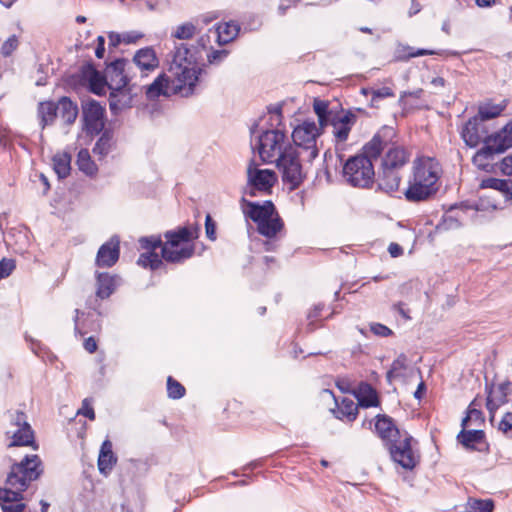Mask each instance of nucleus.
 <instances>
[{
	"label": "nucleus",
	"instance_id": "nucleus-11",
	"mask_svg": "<svg viewBox=\"0 0 512 512\" xmlns=\"http://www.w3.org/2000/svg\"><path fill=\"white\" fill-rule=\"evenodd\" d=\"M277 182V175L270 169H259L254 161H250L247 167V185L243 190L244 195L256 197L259 193L267 194Z\"/></svg>",
	"mask_w": 512,
	"mask_h": 512
},
{
	"label": "nucleus",
	"instance_id": "nucleus-10",
	"mask_svg": "<svg viewBox=\"0 0 512 512\" xmlns=\"http://www.w3.org/2000/svg\"><path fill=\"white\" fill-rule=\"evenodd\" d=\"M323 127L317 125L314 121H304L296 126L292 132V139L298 150L304 154V159L312 161L318 156L316 146L317 137L322 134Z\"/></svg>",
	"mask_w": 512,
	"mask_h": 512
},
{
	"label": "nucleus",
	"instance_id": "nucleus-40",
	"mask_svg": "<svg viewBox=\"0 0 512 512\" xmlns=\"http://www.w3.org/2000/svg\"><path fill=\"white\" fill-rule=\"evenodd\" d=\"M357 399H358L357 405L360 407H365V408L375 407V406H378V404H379V400H378L376 391L368 385L365 387V390L359 394Z\"/></svg>",
	"mask_w": 512,
	"mask_h": 512
},
{
	"label": "nucleus",
	"instance_id": "nucleus-13",
	"mask_svg": "<svg viewBox=\"0 0 512 512\" xmlns=\"http://www.w3.org/2000/svg\"><path fill=\"white\" fill-rule=\"evenodd\" d=\"M461 136L466 145L473 148L480 143L485 144V142H488V139L503 138L505 133L504 127L500 131L490 133L486 122H484L481 117L474 116L464 125Z\"/></svg>",
	"mask_w": 512,
	"mask_h": 512
},
{
	"label": "nucleus",
	"instance_id": "nucleus-59",
	"mask_svg": "<svg viewBox=\"0 0 512 512\" xmlns=\"http://www.w3.org/2000/svg\"><path fill=\"white\" fill-rule=\"evenodd\" d=\"M421 10V5L417 2V0H411V7L408 11L410 17L416 15Z\"/></svg>",
	"mask_w": 512,
	"mask_h": 512
},
{
	"label": "nucleus",
	"instance_id": "nucleus-38",
	"mask_svg": "<svg viewBox=\"0 0 512 512\" xmlns=\"http://www.w3.org/2000/svg\"><path fill=\"white\" fill-rule=\"evenodd\" d=\"M77 164L79 169L87 175H93L97 171V167L91 160L89 151L87 149H81L78 152Z\"/></svg>",
	"mask_w": 512,
	"mask_h": 512
},
{
	"label": "nucleus",
	"instance_id": "nucleus-62",
	"mask_svg": "<svg viewBox=\"0 0 512 512\" xmlns=\"http://www.w3.org/2000/svg\"><path fill=\"white\" fill-rule=\"evenodd\" d=\"M425 391V383L423 381H421L416 389V391L414 392V397L416 399H421L422 396H423V392Z\"/></svg>",
	"mask_w": 512,
	"mask_h": 512
},
{
	"label": "nucleus",
	"instance_id": "nucleus-36",
	"mask_svg": "<svg viewBox=\"0 0 512 512\" xmlns=\"http://www.w3.org/2000/svg\"><path fill=\"white\" fill-rule=\"evenodd\" d=\"M407 369V357L405 354H400L392 363L391 368L386 374L387 381L391 383L393 380L404 376V371Z\"/></svg>",
	"mask_w": 512,
	"mask_h": 512
},
{
	"label": "nucleus",
	"instance_id": "nucleus-60",
	"mask_svg": "<svg viewBox=\"0 0 512 512\" xmlns=\"http://www.w3.org/2000/svg\"><path fill=\"white\" fill-rule=\"evenodd\" d=\"M431 85L436 90L441 89L445 86V79L442 77H435L431 80Z\"/></svg>",
	"mask_w": 512,
	"mask_h": 512
},
{
	"label": "nucleus",
	"instance_id": "nucleus-20",
	"mask_svg": "<svg viewBox=\"0 0 512 512\" xmlns=\"http://www.w3.org/2000/svg\"><path fill=\"white\" fill-rule=\"evenodd\" d=\"M508 389L509 385L500 384L492 387L488 393L486 406L489 411L491 424H494L496 421L497 409L507 402L506 397Z\"/></svg>",
	"mask_w": 512,
	"mask_h": 512
},
{
	"label": "nucleus",
	"instance_id": "nucleus-45",
	"mask_svg": "<svg viewBox=\"0 0 512 512\" xmlns=\"http://www.w3.org/2000/svg\"><path fill=\"white\" fill-rule=\"evenodd\" d=\"M371 106L377 107V102L381 99L393 97L394 93L389 87H382L379 89L371 90Z\"/></svg>",
	"mask_w": 512,
	"mask_h": 512
},
{
	"label": "nucleus",
	"instance_id": "nucleus-35",
	"mask_svg": "<svg viewBox=\"0 0 512 512\" xmlns=\"http://www.w3.org/2000/svg\"><path fill=\"white\" fill-rule=\"evenodd\" d=\"M504 108L505 104H493L491 102H486L479 106L478 114L475 116L481 117V119L486 122L487 120L498 117Z\"/></svg>",
	"mask_w": 512,
	"mask_h": 512
},
{
	"label": "nucleus",
	"instance_id": "nucleus-19",
	"mask_svg": "<svg viewBox=\"0 0 512 512\" xmlns=\"http://www.w3.org/2000/svg\"><path fill=\"white\" fill-rule=\"evenodd\" d=\"M119 254V240L113 237L99 248L96 265L98 267H111L118 261Z\"/></svg>",
	"mask_w": 512,
	"mask_h": 512
},
{
	"label": "nucleus",
	"instance_id": "nucleus-33",
	"mask_svg": "<svg viewBox=\"0 0 512 512\" xmlns=\"http://www.w3.org/2000/svg\"><path fill=\"white\" fill-rule=\"evenodd\" d=\"M52 161H53L54 171L60 179H63L69 175L70 170H71L70 154H68L66 152L58 153V154L54 155Z\"/></svg>",
	"mask_w": 512,
	"mask_h": 512
},
{
	"label": "nucleus",
	"instance_id": "nucleus-3",
	"mask_svg": "<svg viewBox=\"0 0 512 512\" xmlns=\"http://www.w3.org/2000/svg\"><path fill=\"white\" fill-rule=\"evenodd\" d=\"M396 131L389 126H383L373 138L363 147V154L350 157L343 166V176L347 183L354 187L366 188L375 177L372 161L378 159L384 147L388 146Z\"/></svg>",
	"mask_w": 512,
	"mask_h": 512
},
{
	"label": "nucleus",
	"instance_id": "nucleus-29",
	"mask_svg": "<svg viewBox=\"0 0 512 512\" xmlns=\"http://www.w3.org/2000/svg\"><path fill=\"white\" fill-rule=\"evenodd\" d=\"M57 115H59L66 124L70 125L74 123L77 118V105L69 98L62 97L57 102Z\"/></svg>",
	"mask_w": 512,
	"mask_h": 512
},
{
	"label": "nucleus",
	"instance_id": "nucleus-41",
	"mask_svg": "<svg viewBox=\"0 0 512 512\" xmlns=\"http://www.w3.org/2000/svg\"><path fill=\"white\" fill-rule=\"evenodd\" d=\"M112 148V136L109 132L105 131L101 137L97 140L94 148L93 153L95 155H98L99 158L105 157L110 149Z\"/></svg>",
	"mask_w": 512,
	"mask_h": 512
},
{
	"label": "nucleus",
	"instance_id": "nucleus-9",
	"mask_svg": "<svg viewBox=\"0 0 512 512\" xmlns=\"http://www.w3.org/2000/svg\"><path fill=\"white\" fill-rule=\"evenodd\" d=\"M510 147L511 145L507 143L506 136L500 137V139H488V142H485L482 148L475 153L472 162L482 171L496 172L499 169L502 172L501 165L503 161L499 163L497 157Z\"/></svg>",
	"mask_w": 512,
	"mask_h": 512
},
{
	"label": "nucleus",
	"instance_id": "nucleus-43",
	"mask_svg": "<svg viewBox=\"0 0 512 512\" xmlns=\"http://www.w3.org/2000/svg\"><path fill=\"white\" fill-rule=\"evenodd\" d=\"M492 425L497 426L506 436L512 437V412H506L499 420L496 418Z\"/></svg>",
	"mask_w": 512,
	"mask_h": 512
},
{
	"label": "nucleus",
	"instance_id": "nucleus-51",
	"mask_svg": "<svg viewBox=\"0 0 512 512\" xmlns=\"http://www.w3.org/2000/svg\"><path fill=\"white\" fill-rule=\"evenodd\" d=\"M205 230H206V236L210 240H215L216 239V226H215V223L213 222V220H212L210 215L206 216V219H205Z\"/></svg>",
	"mask_w": 512,
	"mask_h": 512
},
{
	"label": "nucleus",
	"instance_id": "nucleus-42",
	"mask_svg": "<svg viewBox=\"0 0 512 512\" xmlns=\"http://www.w3.org/2000/svg\"><path fill=\"white\" fill-rule=\"evenodd\" d=\"M167 393L169 398L180 399L185 394V388L181 383L169 376L167 379Z\"/></svg>",
	"mask_w": 512,
	"mask_h": 512
},
{
	"label": "nucleus",
	"instance_id": "nucleus-6",
	"mask_svg": "<svg viewBox=\"0 0 512 512\" xmlns=\"http://www.w3.org/2000/svg\"><path fill=\"white\" fill-rule=\"evenodd\" d=\"M441 173V165L434 158H417L413 163V174L405 191L406 199L410 202L431 199L438 191L437 183Z\"/></svg>",
	"mask_w": 512,
	"mask_h": 512
},
{
	"label": "nucleus",
	"instance_id": "nucleus-63",
	"mask_svg": "<svg viewBox=\"0 0 512 512\" xmlns=\"http://www.w3.org/2000/svg\"><path fill=\"white\" fill-rule=\"evenodd\" d=\"M476 5L481 8L491 7L495 0H475Z\"/></svg>",
	"mask_w": 512,
	"mask_h": 512
},
{
	"label": "nucleus",
	"instance_id": "nucleus-17",
	"mask_svg": "<svg viewBox=\"0 0 512 512\" xmlns=\"http://www.w3.org/2000/svg\"><path fill=\"white\" fill-rule=\"evenodd\" d=\"M240 202L244 215L257 223V225H260L275 214V206L271 201H265L263 204H260L248 201L245 197H242Z\"/></svg>",
	"mask_w": 512,
	"mask_h": 512
},
{
	"label": "nucleus",
	"instance_id": "nucleus-2",
	"mask_svg": "<svg viewBox=\"0 0 512 512\" xmlns=\"http://www.w3.org/2000/svg\"><path fill=\"white\" fill-rule=\"evenodd\" d=\"M199 235V227L197 225L178 227L175 230L165 232L166 242L163 243L160 237H142L139 240L143 249L149 250L142 253L137 261L144 268L149 267L156 270L163 265V260L170 263H182L193 256L195 247L193 244L184 245Z\"/></svg>",
	"mask_w": 512,
	"mask_h": 512
},
{
	"label": "nucleus",
	"instance_id": "nucleus-32",
	"mask_svg": "<svg viewBox=\"0 0 512 512\" xmlns=\"http://www.w3.org/2000/svg\"><path fill=\"white\" fill-rule=\"evenodd\" d=\"M283 227V222L280 217L275 213L274 216L266 219L258 225V232L268 238L274 237Z\"/></svg>",
	"mask_w": 512,
	"mask_h": 512
},
{
	"label": "nucleus",
	"instance_id": "nucleus-21",
	"mask_svg": "<svg viewBox=\"0 0 512 512\" xmlns=\"http://www.w3.org/2000/svg\"><path fill=\"white\" fill-rule=\"evenodd\" d=\"M110 90V98L109 105L110 110L117 114L118 111L128 108L132 105V88L128 84V86H124L119 89H109Z\"/></svg>",
	"mask_w": 512,
	"mask_h": 512
},
{
	"label": "nucleus",
	"instance_id": "nucleus-15",
	"mask_svg": "<svg viewBox=\"0 0 512 512\" xmlns=\"http://www.w3.org/2000/svg\"><path fill=\"white\" fill-rule=\"evenodd\" d=\"M12 428L7 431L12 442L9 446H29L34 443V433L23 412L17 411L11 417Z\"/></svg>",
	"mask_w": 512,
	"mask_h": 512
},
{
	"label": "nucleus",
	"instance_id": "nucleus-56",
	"mask_svg": "<svg viewBox=\"0 0 512 512\" xmlns=\"http://www.w3.org/2000/svg\"><path fill=\"white\" fill-rule=\"evenodd\" d=\"M388 252L393 258H396L403 254V248L397 243H391L388 247Z\"/></svg>",
	"mask_w": 512,
	"mask_h": 512
},
{
	"label": "nucleus",
	"instance_id": "nucleus-54",
	"mask_svg": "<svg viewBox=\"0 0 512 512\" xmlns=\"http://www.w3.org/2000/svg\"><path fill=\"white\" fill-rule=\"evenodd\" d=\"M105 38L103 36L97 37V47L95 49V55L97 58L101 59L105 54Z\"/></svg>",
	"mask_w": 512,
	"mask_h": 512
},
{
	"label": "nucleus",
	"instance_id": "nucleus-44",
	"mask_svg": "<svg viewBox=\"0 0 512 512\" xmlns=\"http://www.w3.org/2000/svg\"><path fill=\"white\" fill-rule=\"evenodd\" d=\"M480 404H478L477 402V399H474L469 407H468V411H467V415L466 417L462 420V427L465 428L468 426V423L472 420L474 421H480L482 419V413L481 411L479 410V407Z\"/></svg>",
	"mask_w": 512,
	"mask_h": 512
},
{
	"label": "nucleus",
	"instance_id": "nucleus-49",
	"mask_svg": "<svg viewBox=\"0 0 512 512\" xmlns=\"http://www.w3.org/2000/svg\"><path fill=\"white\" fill-rule=\"evenodd\" d=\"M14 269H15L14 260L3 258L0 261V280L8 277Z\"/></svg>",
	"mask_w": 512,
	"mask_h": 512
},
{
	"label": "nucleus",
	"instance_id": "nucleus-14",
	"mask_svg": "<svg viewBox=\"0 0 512 512\" xmlns=\"http://www.w3.org/2000/svg\"><path fill=\"white\" fill-rule=\"evenodd\" d=\"M83 129L89 135H98L105 126V108L94 99L82 102Z\"/></svg>",
	"mask_w": 512,
	"mask_h": 512
},
{
	"label": "nucleus",
	"instance_id": "nucleus-53",
	"mask_svg": "<svg viewBox=\"0 0 512 512\" xmlns=\"http://www.w3.org/2000/svg\"><path fill=\"white\" fill-rule=\"evenodd\" d=\"M79 414H83L84 416L88 417L90 420L95 419V413L93 408L89 405L87 399L83 401L82 408L78 411Z\"/></svg>",
	"mask_w": 512,
	"mask_h": 512
},
{
	"label": "nucleus",
	"instance_id": "nucleus-7",
	"mask_svg": "<svg viewBox=\"0 0 512 512\" xmlns=\"http://www.w3.org/2000/svg\"><path fill=\"white\" fill-rule=\"evenodd\" d=\"M391 140L385 156L382 159L381 167L377 174V183L380 190L387 193L398 190L401 176L400 170L408 163L410 154L404 147L397 146Z\"/></svg>",
	"mask_w": 512,
	"mask_h": 512
},
{
	"label": "nucleus",
	"instance_id": "nucleus-50",
	"mask_svg": "<svg viewBox=\"0 0 512 512\" xmlns=\"http://www.w3.org/2000/svg\"><path fill=\"white\" fill-rule=\"evenodd\" d=\"M370 330L373 334L381 337H387L392 334V330L390 328L380 323H372L370 325Z\"/></svg>",
	"mask_w": 512,
	"mask_h": 512
},
{
	"label": "nucleus",
	"instance_id": "nucleus-5",
	"mask_svg": "<svg viewBox=\"0 0 512 512\" xmlns=\"http://www.w3.org/2000/svg\"><path fill=\"white\" fill-rule=\"evenodd\" d=\"M375 428L386 443L394 462L407 470H411L417 465L419 455L412 446L413 438L407 433L401 435L392 418L387 415H378Z\"/></svg>",
	"mask_w": 512,
	"mask_h": 512
},
{
	"label": "nucleus",
	"instance_id": "nucleus-37",
	"mask_svg": "<svg viewBox=\"0 0 512 512\" xmlns=\"http://www.w3.org/2000/svg\"><path fill=\"white\" fill-rule=\"evenodd\" d=\"M313 109L318 117L319 126L323 128L329 124V120L335 115L328 110V103L324 100L315 99Z\"/></svg>",
	"mask_w": 512,
	"mask_h": 512
},
{
	"label": "nucleus",
	"instance_id": "nucleus-61",
	"mask_svg": "<svg viewBox=\"0 0 512 512\" xmlns=\"http://www.w3.org/2000/svg\"><path fill=\"white\" fill-rule=\"evenodd\" d=\"M504 133L507 139V143L512 146V122L504 126Z\"/></svg>",
	"mask_w": 512,
	"mask_h": 512
},
{
	"label": "nucleus",
	"instance_id": "nucleus-12",
	"mask_svg": "<svg viewBox=\"0 0 512 512\" xmlns=\"http://www.w3.org/2000/svg\"><path fill=\"white\" fill-rule=\"evenodd\" d=\"M258 153L266 163H274L284 153L286 135L280 130H267L258 136Z\"/></svg>",
	"mask_w": 512,
	"mask_h": 512
},
{
	"label": "nucleus",
	"instance_id": "nucleus-52",
	"mask_svg": "<svg viewBox=\"0 0 512 512\" xmlns=\"http://www.w3.org/2000/svg\"><path fill=\"white\" fill-rule=\"evenodd\" d=\"M108 38H109V46L110 47H116L118 46L122 41L126 42V43H130L131 40L129 37H124L122 38V36L118 33H115V32H110L109 35H108Z\"/></svg>",
	"mask_w": 512,
	"mask_h": 512
},
{
	"label": "nucleus",
	"instance_id": "nucleus-58",
	"mask_svg": "<svg viewBox=\"0 0 512 512\" xmlns=\"http://www.w3.org/2000/svg\"><path fill=\"white\" fill-rule=\"evenodd\" d=\"M84 348L89 352L93 353L97 349V343L93 337H89L84 341Z\"/></svg>",
	"mask_w": 512,
	"mask_h": 512
},
{
	"label": "nucleus",
	"instance_id": "nucleus-26",
	"mask_svg": "<svg viewBox=\"0 0 512 512\" xmlns=\"http://www.w3.org/2000/svg\"><path fill=\"white\" fill-rule=\"evenodd\" d=\"M96 285V296L102 300L106 299L115 291L117 286V277L109 273H97Z\"/></svg>",
	"mask_w": 512,
	"mask_h": 512
},
{
	"label": "nucleus",
	"instance_id": "nucleus-22",
	"mask_svg": "<svg viewBox=\"0 0 512 512\" xmlns=\"http://www.w3.org/2000/svg\"><path fill=\"white\" fill-rule=\"evenodd\" d=\"M132 64H135L141 72L152 71L158 67L159 60L153 48L145 47L136 52Z\"/></svg>",
	"mask_w": 512,
	"mask_h": 512
},
{
	"label": "nucleus",
	"instance_id": "nucleus-64",
	"mask_svg": "<svg viewBox=\"0 0 512 512\" xmlns=\"http://www.w3.org/2000/svg\"><path fill=\"white\" fill-rule=\"evenodd\" d=\"M40 179L41 181L43 182L44 186H45V191L44 193H46L49 189H50V184L48 182V179L45 175L41 174L40 175Z\"/></svg>",
	"mask_w": 512,
	"mask_h": 512
},
{
	"label": "nucleus",
	"instance_id": "nucleus-23",
	"mask_svg": "<svg viewBox=\"0 0 512 512\" xmlns=\"http://www.w3.org/2000/svg\"><path fill=\"white\" fill-rule=\"evenodd\" d=\"M458 441L467 449L482 451L485 446V434L482 430H463L457 436Z\"/></svg>",
	"mask_w": 512,
	"mask_h": 512
},
{
	"label": "nucleus",
	"instance_id": "nucleus-39",
	"mask_svg": "<svg viewBox=\"0 0 512 512\" xmlns=\"http://www.w3.org/2000/svg\"><path fill=\"white\" fill-rule=\"evenodd\" d=\"M197 30L196 24L193 22H185L178 25L171 33V37L178 40L192 39Z\"/></svg>",
	"mask_w": 512,
	"mask_h": 512
},
{
	"label": "nucleus",
	"instance_id": "nucleus-48",
	"mask_svg": "<svg viewBox=\"0 0 512 512\" xmlns=\"http://www.w3.org/2000/svg\"><path fill=\"white\" fill-rule=\"evenodd\" d=\"M460 226V219L457 216H453L451 214H445L443 216L441 224L439 225L440 228H443L445 230L457 229Z\"/></svg>",
	"mask_w": 512,
	"mask_h": 512
},
{
	"label": "nucleus",
	"instance_id": "nucleus-55",
	"mask_svg": "<svg viewBox=\"0 0 512 512\" xmlns=\"http://www.w3.org/2000/svg\"><path fill=\"white\" fill-rule=\"evenodd\" d=\"M501 169L504 175H512V155L505 157Z\"/></svg>",
	"mask_w": 512,
	"mask_h": 512
},
{
	"label": "nucleus",
	"instance_id": "nucleus-31",
	"mask_svg": "<svg viewBox=\"0 0 512 512\" xmlns=\"http://www.w3.org/2000/svg\"><path fill=\"white\" fill-rule=\"evenodd\" d=\"M434 54H436V52L434 50H429V49L414 50V48L409 45L399 43L395 50V59L397 61H407L413 57L434 55Z\"/></svg>",
	"mask_w": 512,
	"mask_h": 512
},
{
	"label": "nucleus",
	"instance_id": "nucleus-34",
	"mask_svg": "<svg viewBox=\"0 0 512 512\" xmlns=\"http://www.w3.org/2000/svg\"><path fill=\"white\" fill-rule=\"evenodd\" d=\"M39 115L41 118V125L42 128H44L47 125H50L53 123L57 115V103L48 101V102H42L39 105Z\"/></svg>",
	"mask_w": 512,
	"mask_h": 512
},
{
	"label": "nucleus",
	"instance_id": "nucleus-57",
	"mask_svg": "<svg viewBox=\"0 0 512 512\" xmlns=\"http://www.w3.org/2000/svg\"><path fill=\"white\" fill-rule=\"evenodd\" d=\"M217 16L213 13H208V14H204V15H201L199 16L198 18H196V26L199 24V23H202L203 25H208L210 22H212Z\"/></svg>",
	"mask_w": 512,
	"mask_h": 512
},
{
	"label": "nucleus",
	"instance_id": "nucleus-1",
	"mask_svg": "<svg viewBox=\"0 0 512 512\" xmlns=\"http://www.w3.org/2000/svg\"><path fill=\"white\" fill-rule=\"evenodd\" d=\"M203 51L207 52V63L210 65H219L229 54L225 49H211L209 35L201 36L196 44L174 43L166 55L164 71L145 87L147 98L153 100L159 96L193 95L206 66L200 62Z\"/></svg>",
	"mask_w": 512,
	"mask_h": 512
},
{
	"label": "nucleus",
	"instance_id": "nucleus-18",
	"mask_svg": "<svg viewBox=\"0 0 512 512\" xmlns=\"http://www.w3.org/2000/svg\"><path fill=\"white\" fill-rule=\"evenodd\" d=\"M356 122V115L352 112H346L343 115L335 114L329 124L333 127V135L337 142H345L349 133Z\"/></svg>",
	"mask_w": 512,
	"mask_h": 512
},
{
	"label": "nucleus",
	"instance_id": "nucleus-24",
	"mask_svg": "<svg viewBox=\"0 0 512 512\" xmlns=\"http://www.w3.org/2000/svg\"><path fill=\"white\" fill-rule=\"evenodd\" d=\"M112 443L109 440H105L100 448L98 456V469L99 472L107 476L113 469L117 462V457L113 453Z\"/></svg>",
	"mask_w": 512,
	"mask_h": 512
},
{
	"label": "nucleus",
	"instance_id": "nucleus-27",
	"mask_svg": "<svg viewBox=\"0 0 512 512\" xmlns=\"http://www.w3.org/2000/svg\"><path fill=\"white\" fill-rule=\"evenodd\" d=\"M323 395H327L332 397L335 401H337L333 395V393L325 389L323 390ZM337 403L338 410L336 417L341 419L343 417H346L348 421H354L357 417V411H358V405L355 404V402L351 398L344 397L342 398L341 402Z\"/></svg>",
	"mask_w": 512,
	"mask_h": 512
},
{
	"label": "nucleus",
	"instance_id": "nucleus-25",
	"mask_svg": "<svg viewBox=\"0 0 512 512\" xmlns=\"http://www.w3.org/2000/svg\"><path fill=\"white\" fill-rule=\"evenodd\" d=\"M84 76L88 79L93 93L101 95L105 93L108 82L105 73L102 75L93 65L88 64L83 69Z\"/></svg>",
	"mask_w": 512,
	"mask_h": 512
},
{
	"label": "nucleus",
	"instance_id": "nucleus-46",
	"mask_svg": "<svg viewBox=\"0 0 512 512\" xmlns=\"http://www.w3.org/2000/svg\"><path fill=\"white\" fill-rule=\"evenodd\" d=\"M19 41L16 35L10 36L1 46V55L9 57L17 49Z\"/></svg>",
	"mask_w": 512,
	"mask_h": 512
},
{
	"label": "nucleus",
	"instance_id": "nucleus-30",
	"mask_svg": "<svg viewBox=\"0 0 512 512\" xmlns=\"http://www.w3.org/2000/svg\"><path fill=\"white\" fill-rule=\"evenodd\" d=\"M509 176L511 178L508 180H502V179H497V178H492V177L485 178L481 181L480 188H482V189L490 188V189L497 190V191L503 193V195L506 198L512 199V175H509Z\"/></svg>",
	"mask_w": 512,
	"mask_h": 512
},
{
	"label": "nucleus",
	"instance_id": "nucleus-4",
	"mask_svg": "<svg viewBox=\"0 0 512 512\" xmlns=\"http://www.w3.org/2000/svg\"><path fill=\"white\" fill-rule=\"evenodd\" d=\"M38 455H26L19 463L12 465L7 476L8 488H0V505L3 512H24L22 492L42 474Z\"/></svg>",
	"mask_w": 512,
	"mask_h": 512
},
{
	"label": "nucleus",
	"instance_id": "nucleus-8",
	"mask_svg": "<svg viewBox=\"0 0 512 512\" xmlns=\"http://www.w3.org/2000/svg\"><path fill=\"white\" fill-rule=\"evenodd\" d=\"M301 154L303 153L296 147L288 145L284 153L274 162L281 172L283 182L289 185L290 190L298 188L305 178L300 160Z\"/></svg>",
	"mask_w": 512,
	"mask_h": 512
},
{
	"label": "nucleus",
	"instance_id": "nucleus-47",
	"mask_svg": "<svg viewBox=\"0 0 512 512\" xmlns=\"http://www.w3.org/2000/svg\"><path fill=\"white\" fill-rule=\"evenodd\" d=\"M471 508L473 512H492L494 503L492 500H473Z\"/></svg>",
	"mask_w": 512,
	"mask_h": 512
},
{
	"label": "nucleus",
	"instance_id": "nucleus-28",
	"mask_svg": "<svg viewBox=\"0 0 512 512\" xmlns=\"http://www.w3.org/2000/svg\"><path fill=\"white\" fill-rule=\"evenodd\" d=\"M240 27L236 22H226L219 24L215 28L214 34L219 45H225L233 41L239 34Z\"/></svg>",
	"mask_w": 512,
	"mask_h": 512
},
{
	"label": "nucleus",
	"instance_id": "nucleus-16",
	"mask_svg": "<svg viewBox=\"0 0 512 512\" xmlns=\"http://www.w3.org/2000/svg\"><path fill=\"white\" fill-rule=\"evenodd\" d=\"M131 62L126 59H116L105 68V75L109 89H119L128 86L130 79L126 73L130 70Z\"/></svg>",
	"mask_w": 512,
	"mask_h": 512
}]
</instances>
